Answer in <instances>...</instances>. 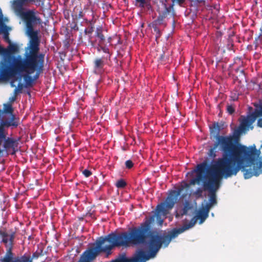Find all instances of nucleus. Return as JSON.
<instances>
[{"label": "nucleus", "mask_w": 262, "mask_h": 262, "mask_svg": "<svg viewBox=\"0 0 262 262\" xmlns=\"http://www.w3.org/2000/svg\"><path fill=\"white\" fill-rule=\"evenodd\" d=\"M155 215L150 216L139 226L129 228L127 231L119 232L122 247L144 245L148 247V253L139 250L130 258L122 257L111 262H146L156 257V230L152 229Z\"/></svg>", "instance_id": "1"}, {"label": "nucleus", "mask_w": 262, "mask_h": 262, "mask_svg": "<svg viewBox=\"0 0 262 262\" xmlns=\"http://www.w3.org/2000/svg\"><path fill=\"white\" fill-rule=\"evenodd\" d=\"M243 132L240 130L238 127L234 130L233 135H220V137L221 139L224 138L231 154L245 170V178L249 179L253 176H258L262 173V157H259L260 151L256 149L255 145L248 147L236 143L239 139L240 134Z\"/></svg>", "instance_id": "2"}, {"label": "nucleus", "mask_w": 262, "mask_h": 262, "mask_svg": "<svg viewBox=\"0 0 262 262\" xmlns=\"http://www.w3.org/2000/svg\"><path fill=\"white\" fill-rule=\"evenodd\" d=\"M210 129L211 136L216 139V142L214 144L213 147L209 149L208 155L210 157L214 158L216 156L215 150L220 146L223 151V156L212 165L209 176H225L226 177H231L232 176H236L239 170L245 173V170L231 154L229 146L225 142L224 138H220L221 128L219 123H213Z\"/></svg>", "instance_id": "3"}, {"label": "nucleus", "mask_w": 262, "mask_h": 262, "mask_svg": "<svg viewBox=\"0 0 262 262\" xmlns=\"http://www.w3.org/2000/svg\"><path fill=\"white\" fill-rule=\"evenodd\" d=\"M25 21L28 35L31 37L30 46L26 50L24 57L20 55L17 56L8 55L5 58L3 64H13L19 62H31L33 61L39 60L41 58L44 60V54H38L39 51V41L37 36V33L34 31V25L40 24L41 19L40 17L35 15L33 10H28L24 14V15H19Z\"/></svg>", "instance_id": "4"}, {"label": "nucleus", "mask_w": 262, "mask_h": 262, "mask_svg": "<svg viewBox=\"0 0 262 262\" xmlns=\"http://www.w3.org/2000/svg\"><path fill=\"white\" fill-rule=\"evenodd\" d=\"M44 60L42 58L30 63L24 62L13 64H3L1 71L2 79L8 80L11 78H15L17 75H20L24 73L31 74L36 71L33 77L34 81L39 78L40 74L42 72Z\"/></svg>", "instance_id": "5"}, {"label": "nucleus", "mask_w": 262, "mask_h": 262, "mask_svg": "<svg viewBox=\"0 0 262 262\" xmlns=\"http://www.w3.org/2000/svg\"><path fill=\"white\" fill-rule=\"evenodd\" d=\"M203 180L202 177L200 174L198 176L196 175L195 178L190 180L189 184L184 183L177 190H171L170 191L165 201L159 204L156 208V217L160 225H162L163 222V220L161 219V215H166L168 213L169 211L173 207L178 196L181 195L182 191L184 189H186V193L182 194V196L185 197L188 193L190 185H194L196 183L199 184Z\"/></svg>", "instance_id": "6"}, {"label": "nucleus", "mask_w": 262, "mask_h": 262, "mask_svg": "<svg viewBox=\"0 0 262 262\" xmlns=\"http://www.w3.org/2000/svg\"><path fill=\"white\" fill-rule=\"evenodd\" d=\"M95 248L101 249L100 253H104L107 255L112 254L115 247H122L119 232H111L105 236L99 237L93 244Z\"/></svg>", "instance_id": "7"}, {"label": "nucleus", "mask_w": 262, "mask_h": 262, "mask_svg": "<svg viewBox=\"0 0 262 262\" xmlns=\"http://www.w3.org/2000/svg\"><path fill=\"white\" fill-rule=\"evenodd\" d=\"M195 224L194 220H191L188 224H185L180 228H174L166 235H161L156 231V255L162 246L165 248L167 247L171 239L175 238L180 234L193 227Z\"/></svg>", "instance_id": "8"}, {"label": "nucleus", "mask_w": 262, "mask_h": 262, "mask_svg": "<svg viewBox=\"0 0 262 262\" xmlns=\"http://www.w3.org/2000/svg\"><path fill=\"white\" fill-rule=\"evenodd\" d=\"M225 176H208L203 182L204 190L209 192V203L214 205L216 204V191L220 186V183L223 178L227 179Z\"/></svg>", "instance_id": "9"}, {"label": "nucleus", "mask_w": 262, "mask_h": 262, "mask_svg": "<svg viewBox=\"0 0 262 262\" xmlns=\"http://www.w3.org/2000/svg\"><path fill=\"white\" fill-rule=\"evenodd\" d=\"M100 249L94 246L89 248L81 255L79 262H92L100 254Z\"/></svg>", "instance_id": "10"}, {"label": "nucleus", "mask_w": 262, "mask_h": 262, "mask_svg": "<svg viewBox=\"0 0 262 262\" xmlns=\"http://www.w3.org/2000/svg\"><path fill=\"white\" fill-rule=\"evenodd\" d=\"M100 249L94 246L89 248L81 255L79 262H92L100 254Z\"/></svg>", "instance_id": "11"}, {"label": "nucleus", "mask_w": 262, "mask_h": 262, "mask_svg": "<svg viewBox=\"0 0 262 262\" xmlns=\"http://www.w3.org/2000/svg\"><path fill=\"white\" fill-rule=\"evenodd\" d=\"M0 237L2 238L1 243L5 247H13L15 238V232H8L6 229L0 230Z\"/></svg>", "instance_id": "12"}, {"label": "nucleus", "mask_w": 262, "mask_h": 262, "mask_svg": "<svg viewBox=\"0 0 262 262\" xmlns=\"http://www.w3.org/2000/svg\"><path fill=\"white\" fill-rule=\"evenodd\" d=\"M35 0H13L11 2V7L18 15H24L26 12L24 11V6H27L30 2Z\"/></svg>", "instance_id": "13"}, {"label": "nucleus", "mask_w": 262, "mask_h": 262, "mask_svg": "<svg viewBox=\"0 0 262 262\" xmlns=\"http://www.w3.org/2000/svg\"><path fill=\"white\" fill-rule=\"evenodd\" d=\"M19 139H16L11 137H6L3 140V147L6 150L12 149V155H14L17 151L18 141Z\"/></svg>", "instance_id": "14"}, {"label": "nucleus", "mask_w": 262, "mask_h": 262, "mask_svg": "<svg viewBox=\"0 0 262 262\" xmlns=\"http://www.w3.org/2000/svg\"><path fill=\"white\" fill-rule=\"evenodd\" d=\"M162 6L164 10L163 11H161L159 10H158L159 16L154 21L156 25L162 24L164 19L167 16L168 14L173 10V4L167 7L165 3H162Z\"/></svg>", "instance_id": "15"}, {"label": "nucleus", "mask_w": 262, "mask_h": 262, "mask_svg": "<svg viewBox=\"0 0 262 262\" xmlns=\"http://www.w3.org/2000/svg\"><path fill=\"white\" fill-rule=\"evenodd\" d=\"M102 32L103 29L102 27H98L96 28L95 35L98 38V40L96 39L95 40H92L91 38H90L89 40V42L92 47H94L96 45L100 46L103 44L105 40V38Z\"/></svg>", "instance_id": "16"}, {"label": "nucleus", "mask_w": 262, "mask_h": 262, "mask_svg": "<svg viewBox=\"0 0 262 262\" xmlns=\"http://www.w3.org/2000/svg\"><path fill=\"white\" fill-rule=\"evenodd\" d=\"M106 59L103 57H98L93 61V69L95 73L101 74L104 72V67L106 63Z\"/></svg>", "instance_id": "17"}, {"label": "nucleus", "mask_w": 262, "mask_h": 262, "mask_svg": "<svg viewBox=\"0 0 262 262\" xmlns=\"http://www.w3.org/2000/svg\"><path fill=\"white\" fill-rule=\"evenodd\" d=\"M208 213L207 212V210H204L202 208L199 210L196 215L193 217L191 220H194L195 221V223L198 220H199V224H202L208 216Z\"/></svg>", "instance_id": "18"}, {"label": "nucleus", "mask_w": 262, "mask_h": 262, "mask_svg": "<svg viewBox=\"0 0 262 262\" xmlns=\"http://www.w3.org/2000/svg\"><path fill=\"white\" fill-rule=\"evenodd\" d=\"M5 124L6 125V127H16L19 124V119L16 118L14 114L11 115L10 119H6L4 120Z\"/></svg>", "instance_id": "19"}, {"label": "nucleus", "mask_w": 262, "mask_h": 262, "mask_svg": "<svg viewBox=\"0 0 262 262\" xmlns=\"http://www.w3.org/2000/svg\"><path fill=\"white\" fill-rule=\"evenodd\" d=\"M208 166L206 162H204L196 166V175H200L202 179L205 178L204 173L206 171Z\"/></svg>", "instance_id": "20"}, {"label": "nucleus", "mask_w": 262, "mask_h": 262, "mask_svg": "<svg viewBox=\"0 0 262 262\" xmlns=\"http://www.w3.org/2000/svg\"><path fill=\"white\" fill-rule=\"evenodd\" d=\"M192 208V206L188 201H186L184 204L183 208L179 211V213H177L176 217H182L184 215H187L188 212Z\"/></svg>", "instance_id": "21"}, {"label": "nucleus", "mask_w": 262, "mask_h": 262, "mask_svg": "<svg viewBox=\"0 0 262 262\" xmlns=\"http://www.w3.org/2000/svg\"><path fill=\"white\" fill-rule=\"evenodd\" d=\"M23 75L24 80L25 83V87H32L33 85L34 79L33 77L30 75V74L25 73Z\"/></svg>", "instance_id": "22"}, {"label": "nucleus", "mask_w": 262, "mask_h": 262, "mask_svg": "<svg viewBox=\"0 0 262 262\" xmlns=\"http://www.w3.org/2000/svg\"><path fill=\"white\" fill-rule=\"evenodd\" d=\"M252 122L248 118H244L241 121L239 125V129L241 131H244L248 128L251 124Z\"/></svg>", "instance_id": "23"}, {"label": "nucleus", "mask_w": 262, "mask_h": 262, "mask_svg": "<svg viewBox=\"0 0 262 262\" xmlns=\"http://www.w3.org/2000/svg\"><path fill=\"white\" fill-rule=\"evenodd\" d=\"M97 49L98 51H100V50H101L104 53H107V55H106L105 57H104L103 58H105L106 60H110L112 53L110 52V50L108 48L105 46H103L102 45H101L100 46H98Z\"/></svg>", "instance_id": "24"}, {"label": "nucleus", "mask_w": 262, "mask_h": 262, "mask_svg": "<svg viewBox=\"0 0 262 262\" xmlns=\"http://www.w3.org/2000/svg\"><path fill=\"white\" fill-rule=\"evenodd\" d=\"M8 52L6 54H3V55H9L10 54L14 53L18 51V47L17 45L13 44L11 42L9 43V46L8 47Z\"/></svg>", "instance_id": "25"}, {"label": "nucleus", "mask_w": 262, "mask_h": 262, "mask_svg": "<svg viewBox=\"0 0 262 262\" xmlns=\"http://www.w3.org/2000/svg\"><path fill=\"white\" fill-rule=\"evenodd\" d=\"M4 112L7 114H9L11 115L13 114V108L11 104L7 103L4 104Z\"/></svg>", "instance_id": "26"}, {"label": "nucleus", "mask_w": 262, "mask_h": 262, "mask_svg": "<svg viewBox=\"0 0 262 262\" xmlns=\"http://www.w3.org/2000/svg\"><path fill=\"white\" fill-rule=\"evenodd\" d=\"M127 185L126 182L123 179H120L117 181L116 186L118 188H123Z\"/></svg>", "instance_id": "27"}, {"label": "nucleus", "mask_w": 262, "mask_h": 262, "mask_svg": "<svg viewBox=\"0 0 262 262\" xmlns=\"http://www.w3.org/2000/svg\"><path fill=\"white\" fill-rule=\"evenodd\" d=\"M17 262H32V259L29 256L24 255L21 257H16Z\"/></svg>", "instance_id": "28"}, {"label": "nucleus", "mask_w": 262, "mask_h": 262, "mask_svg": "<svg viewBox=\"0 0 262 262\" xmlns=\"http://www.w3.org/2000/svg\"><path fill=\"white\" fill-rule=\"evenodd\" d=\"M6 248V253L4 257H13V254L12 253V250L13 247H5Z\"/></svg>", "instance_id": "29"}, {"label": "nucleus", "mask_w": 262, "mask_h": 262, "mask_svg": "<svg viewBox=\"0 0 262 262\" xmlns=\"http://www.w3.org/2000/svg\"><path fill=\"white\" fill-rule=\"evenodd\" d=\"M262 36V28H260V34L257 36V37L255 38L254 44L255 46V47H257L259 44L261 42V37Z\"/></svg>", "instance_id": "30"}, {"label": "nucleus", "mask_w": 262, "mask_h": 262, "mask_svg": "<svg viewBox=\"0 0 262 262\" xmlns=\"http://www.w3.org/2000/svg\"><path fill=\"white\" fill-rule=\"evenodd\" d=\"M234 112L235 106L232 104H228L227 105V112L230 115H232Z\"/></svg>", "instance_id": "31"}, {"label": "nucleus", "mask_w": 262, "mask_h": 262, "mask_svg": "<svg viewBox=\"0 0 262 262\" xmlns=\"http://www.w3.org/2000/svg\"><path fill=\"white\" fill-rule=\"evenodd\" d=\"M24 88V84L20 82H19L18 84V85H17V87L15 88V89H14V91H15V93H22V90Z\"/></svg>", "instance_id": "32"}, {"label": "nucleus", "mask_w": 262, "mask_h": 262, "mask_svg": "<svg viewBox=\"0 0 262 262\" xmlns=\"http://www.w3.org/2000/svg\"><path fill=\"white\" fill-rule=\"evenodd\" d=\"M203 193V189L201 188H198L196 191L193 193V194L197 198H200L202 197Z\"/></svg>", "instance_id": "33"}, {"label": "nucleus", "mask_w": 262, "mask_h": 262, "mask_svg": "<svg viewBox=\"0 0 262 262\" xmlns=\"http://www.w3.org/2000/svg\"><path fill=\"white\" fill-rule=\"evenodd\" d=\"M2 262H17L18 260H16V257L15 258H11V257H4L1 260Z\"/></svg>", "instance_id": "34"}, {"label": "nucleus", "mask_w": 262, "mask_h": 262, "mask_svg": "<svg viewBox=\"0 0 262 262\" xmlns=\"http://www.w3.org/2000/svg\"><path fill=\"white\" fill-rule=\"evenodd\" d=\"M125 165L127 169H130L134 166V163L130 160H127L125 163Z\"/></svg>", "instance_id": "35"}, {"label": "nucleus", "mask_w": 262, "mask_h": 262, "mask_svg": "<svg viewBox=\"0 0 262 262\" xmlns=\"http://www.w3.org/2000/svg\"><path fill=\"white\" fill-rule=\"evenodd\" d=\"M255 113L258 116H262V102L259 105L258 108L255 110Z\"/></svg>", "instance_id": "36"}, {"label": "nucleus", "mask_w": 262, "mask_h": 262, "mask_svg": "<svg viewBox=\"0 0 262 262\" xmlns=\"http://www.w3.org/2000/svg\"><path fill=\"white\" fill-rule=\"evenodd\" d=\"M43 255V254H40V253H38V251H36L35 252L33 253L31 259H32V260L33 259H37L39 256H41Z\"/></svg>", "instance_id": "37"}, {"label": "nucleus", "mask_w": 262, "mask_h": 262, "mask_svg": "<svg viewBox=\"0 0 262 262\" xmlns=\"http://www.w3.org/2000/svg\"><path fill=\"white\" fill-rule=\"evenodd\" d=\"M82 173L86 178H88L92 174V172L87 169H84L82 171Z\"/></svg>", "instance_id": "38"}, {"label": "nucleus", "mask_w": 262, "mask_h": 262, "mask_svg": "<svg viewBox=\"0 0 262 262\" xmlns=\"http://www.w3.org/2000/svg\"><path fill=\"white\" fill-rule=\"evenodd\" d=\"M166 58L165 56L164 53H163L162 54L160 55L159 60L161 62V63H164L166 60Z\"/></svg>", "instance_id": "39"}, {"label": "nucleus", "mask_w": 262, "mask_h": 262, "mask_svg": "<svg viewBox=\"0 0 262 262\" xmlns=\"http://www.w3.org/2000/svg\"><path fill=\"white\" fill-rule=\"evenodd\" d=\"M154 30L157 33L156 38H158L160 37L161 36V32L160 29L157 26H155L154 27Z\"/></svg>", "instance_id": "40"}, {"label": "nucleus", "mask_w": 262, "mask_h": 262, "mask_svg": "<svg viewBox=\"0 0 262 262\" xmlns=\"http://www.w3.org/2000/svg\"><path fill=\"white\" fill-rule=\"evenodd\" d=\"M94 31L93 27L91 26L88 29H85L84 32L86 34H91Z\"/></svg>", "instance_id": "41"}, {"label": "nucleus", "mask_w": 262, "mask_h": 262, "mask_svg": "<svg viewBox=\"0 0 262 262\" xmlns=\"http://www.w3.org/2000/svg\"><path fill=\"white\" fill-rule=\"evenodd\" d=\"M212 205L213 204H212L210 203H207L206 205V206L205 207H203L202 209H204V210H207V212L209 213V210Z\"/></svg>", "instance_id": "42"}, {"label": "nucleus", "mask_w": 262, "mask_h": 262, "mask_svg": "<svg viewBox=\"0 0 262 262\" xmlns=\"http://www.w3.org/2000/svg\"><path fill=\"white\" fill-rule=\"evenodd\" d=\"M17 94L18 93H15V91H13V96L9 98V101L10 102H13L16 100Z\"/></svg>", "instance_id": "43"}, {"label": "nucleus", "mask_w": 262, "mask_h": 262, "mask_svg": "<svg viewBox=\"0 0 262 262\" xmlns=\"http://www.w3.org/2000/svg\"><path fill=\"white\" fill-rule=\"evenodd\" d=\"M9 51L6 49L3 48L1 46H0V53L2 54H6L8 53Z\"/></svg>", "instance_id": "44"}, {"label": "nucleus", "mask_w": 262, "mask_h": 262, "mask_svg": "<svg viewBox=\"0 0 262 262\" xmlns=\"http://www.w3.org/2000/svg\"><path fill=\"white\" fill-rule=\"evenodd\" d=\"M136 1L137 2H139L140 3V7H144V5L146 3V1L145 0H136Z\"/></svg>", "instance_id": "45"}, {"label": "nucleus", "mask_w": 262, "mask_h": 262, "mask_svg": "<svg viewBox=\"0 0 262 262\" xmlns=\"http://www.w3.org/2000/svg\"><path fill=\"white\" fill-rule=\"evenodd\" d=\"M4 38H5V40L7 42H8L9 43H10L11 42L10 39L9 38V36H8V33L5 34V35H4Z\"/></svg>", "instance_id": "46"}, {"label": "nucleus", "mask_w": 262, "mask_h": 262, "mask_svg": "<svg viewBox=\"0 0 262 262\" xmlns=\"http://www.w3.org/2000/svg\"><path fill=\"white\" fill-rule=\"evenodd\" d=\"M257 124L259 127H262V118H260L258 120Z\"/></svg>", "instance_id": "47"}, {"label": "nucleus", "mask_w": 262, "mask_h": 262, "mask_svg": "<svg viewBox=\"0 0 262 262\" xmlns=\"http://www.w3.org/2000/svg\"><path fill=\"white\" fill-rule=\"evenodd\" d=\"M17 79V78H15L14 79H13L11 82V86L12 87H14L15 86V85L13 84V83L15 81H16V80Z\"/></svg>", "instance_id": "48"}, {"label": "nucleus", "mask_w": 262, "mask_h": 262, "mask_svg": "<svg viewBox=\"0 0 262 262\" xmlns=\"http://www.w3.org/2000/svg\"><path fill=\"white\" fill-rule=\"evenodd\" d=\"M203 2H204V0H194V2H196L198 4L202 3Z\"/></svg>", "instance_id": "49"}, {"label": "nucleus", "mask_w": 262, "mask_h": 262, "mask_svg": "<svg viewBox=\"0 0 262 262\" xmlns=\"http://www.w3.org/2000/svg\"><path fill=\"white\" fill-rule=\"evenodd\" d=\"M38 253L40 254H43V249H40L39 251H38Z\"/></svg>", "instance_id": "50"}, {"label": "nucleus", "mask_w": 262, "mask_h": 262, "mask_svg": "<svg viewBox=\"0 0 262 262\" xmlns=\"http://www.w3.org/2000/svg\"><path fill=\"white\" fill-rule=\"evenodd\" d=\"M222 104H223V103H222H222H220V104L217 105V107H218V108H221V105H222Z\"/></svg>", "instance_id": "51"}, {"label": "nucleus", "mask_w": 262, "mask_h": 262, "mask_svg": "<svg viewBox=\"0 0 262 262\" xmlns=\"http://www.w3.org/2000/svg\"><path fill=\"white\" fill-rule=\"evenodd\" d=\"M28 94L30 95V93L29 92H28Z\"/></svg>", "instance_id": "52"}, {"label": "nucleus", "mask_w": 262, "mask_h": 262, "mask_svg": "<svg viewBox=\"0 0 262 262\" xmlns=\"http://www.w3.org/2000/svg\"><path fill=\"white\" fill-rule=\"evenodd\" d=\"M261 147H262V145L261 146Z\"/></svg>", "instance_id": "53"}]
</instances>
